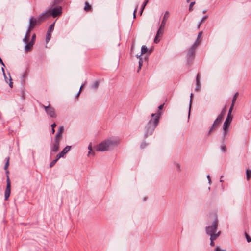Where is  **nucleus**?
Here are the masks:
<instances>
[{
    "label": "nucleus",
    "instance_id": "f257e3e1",
    "mask_svg": "<svg viewBox=\"0 0 251 251\" xmlns=\"http://www.w3.org/2000/svg\"><path fill=\"white\" fill-rule=\"evenodd\" d=\"M161 114V112H158L156 114H151L152 118L149 121L146 126V132L145 134L146 138L152 134L159 123Z\"/></svg>",
    "mask_w": 251,
    "mask_h": 251
},
{
    "label": "nucleus",
    "instance_id": "f03ea898",
    "mask_svg": "<svg viewBox=\"0 0 251 251\" xmlns=\"http://www.w3.org/2000/svg\"><path fill=\"white\" fill-rule=\"evenodd\" d=\"M119 142L117 141L111 139H107L100 143L95 147V150L98 151H108L111 147L118 145Z\"/></svg>",
    "mask_w": 251,
    "mask_h": 251
},
{
    "label": "nucleus",
    "instance_id": "7ed1b4c3",
    "mask_svg": "<svg viewBox=\"0 0 251 251\" xmlns=\"http://www.w3.org/2000/svg\"><path fill=\"white\" fill-rule=\"evenodd\" d=\"M218 220L217 216L213 222L212 225L211 226H207L205 228L206 233L207 235H209L211 237L212 235H218V236H220L221 232L220 231H218Z\"/></svg>",
    "mask_w": 251,
    "mask_h": 251
},
{
    "label": "nucleus",
    "instance_id": "20e7f679",
    "mask_svg": "<svg viewBox=\"0 0 251 251\" xmlns=\"http://www.w3.org/2000/svg\"><path fill=\"white\" fill-rule=\"evenodd\" d=\"M169 15V12L168 11H166L161 22L160 26L158 30L156 35L154 38V43H158L159 42L160 39H158V37L160 34L162 35L163 34L164 27Z\"/></svg>",
    "mask_w": 251,
    "mask_h": 251
},
{
    "label": "nucleus",
    "instance_id": "39448f33",
    "mask_svg": "<svg viewBox=\"0 0 251 251\" xmlns=\"http://www.w3.org/2000/svg\"><path fill=\"white\" fill-rule=\"evenodd\" d=\"M62 8L60 6H56L52 8H50L48 11L50 16H52L55 18L60 16L62 14Z\"/></svg>",
    "mask_w": 251,
    "mask_h": 251
},
{
    "label": "nucleus",
    "instance_id": "423d86ee",
    "mask_svg": "<svg viewBox=\"0 0 251 251\" xmlns=\"http://www.w3.org/2000/svg\"><path fill=\"white\" fill-rule=\"evenodd\" d=\"M223 119L218 116L217 118L214 121L212 126H211L208 133V135H209L212 133L214 132L216 129L218 127L219 125L221 123Z\"/></svg>",
    "mask_w": 251,
    "mask_h": 251
},
{
    "label": "nucleus",
    "instance_id": "0eeeda50",
    "mask_svg": "<svg viewBox=\"0 0 251 251\" xmlns=\"http://www.w3.org/2000/svg\"><path fill=\"white\" fill-rule=\"evenodd\" d=\"M232 120V116H229V115L227 116V117L223 125V130L224 131L225 136L226 134V133L228 132V127L231 123Z\"/></svg>",
    "mask_w": 251,
    "mask_h": 251
},
{
    "label": "nucleus",
    "instance_id": "6e6552de",
    "mask_svg": "<svg viewBox=\"0 0 251 251\" xmlns=\"http://www.w3.org/2000/svg\"><path fill=\"white\" fill-rule=\"evenodd\" d=\"M41 106L43 107L45 109L46 112L51 117L55 118L56 117V114L55 112L54 109L53 107L50 106V104H49L48 106H45V105L42 104Z\"/></svg>",
    "mask_w": 251,
    "mask_h": 251
},
{
    "label": "nucleus",
    "instance_id": "1a4fd4ad",
    "mask_svg": "<svg viewBox=\"0 0 251 251\" xmlns=\"http://www.w3.org/2000/svg\"><path fill=\"white\" fill-rule=\"evenodd\" d=\"M6 188L4 193L5 200H7L10 196L11 193V181L10 178L7 177L6 182Z\"/></svg>",
    "mask_w": 251,
    "mask_h": 251
},
{
    "label": "nucleus",
    "instance_id": "9d476101",
    "mask_svg": "<svg viewBox=\"0 0 251 251\" xmlns=\"http://www.w3.org/2000/svg\"><path fill=\"white\" fill-rule=\"evenodd\" d=\"M40 20L38 18H35L33 17H31L29 20V27H30V28L33 29L37 25H40L41 22Z\"/></svg>",
    "mask_w": 251,
    "mask_h": 251
},
{
    "label": "nucleus",
    "instance_id": "9b49d317",
    "mask_svg": "<svg viewBox=\"0 0 251 251\" xmlns=\"http://www.w3.org/2000/svg\"><path fill=\"white\" fill-rule=\"evenodd\" d=\"M60 142L54 141L51 147V153H55L59 150Z\"/></svg>",
    "mask_w": 251,
    "mask_h": 251
},
{
    "label": "nucleus",
    "instance_id": "f8f14e48",
    "mask_svg": "<svg viewBox=\"0 0 251 251\" xmlns=\"http://www.w3.org/2000/svg\"><path fill=\"white\" fill-rule=\"evenodd\" d=\"M71 149V147L69 146H67L61 152H59L58 154H57V158H60L64 156V155L67 153Z\"/></svg>",
    "mask_w": 251,
    "mask_h": 251
},
{
    "label": "nucleus",
    "instance_id": "ddd939ff",
    "mask_svg": "<svg viewBox=\"0 0 251 251\" xmlns=\"http://www.w3.org/2000/svg\"><path fill=\"white\" fill-rule=\"evenodd\" d=\"M26 44L25 46V50L26 52H30L32 50V48L33 47V45H34V43H33V42H29L27 43H25Z\"/></svg>",
    "mask_w": 251,
    "mask_h": 251
},
{
    "label": "nucleus",
    "instance_id": "4468645a",
    "mask_svg": "<svg viewBox=\"0 0 251 251\" xmlns=\"http://www.w3.org/2000/svg\"><path fill=\"white\" fill-rule=\"evenodd\" d=\"M48 11L41 13L38 17L41 23L45 21L46 19L50 17Z\"/></svg>",
    "mask_w": 251,
    "mask_h": 251
},
{
    "label": "nucleus",
    "instance_id": "2eb2a0df",
    "mask_svg": "<svg viewBox=\"0 0 251 251\" xmlns=\"http://www.w3.org/2000/svg\"><path fill=\"white\" fill-rule=\"evenodd\" d=\"M196 50L194 48H190L189 50L188 53L187 54V57L189 60L192 59L195 54Z\"/></svg>",
    "mask_w": 251,
    "mask_h": 251
},
{
    "label": "nucleus",
    "instance_id": "dca6fc26",
    "mask_svg": "<svg viewBox=\"0 0 251 251\" xmlns=\"http://www.w3.org/2000/svg\"><path fill=\"white\" fill-rule=\"evenodd\" d=\"M219 236L218 235H212L211 237L210 238V245L212 247H214L215 246L214 241L216 240Z\"/></svg>",
    "mask_w": 251,
    "mask_h": 251
},
{
    "label": "nucleus",
    "instance_id": "f3484780",
    "mask_svg": "<svg viewBox=\"0 0 251 251\" xmlns=\"http://www.w3.org/2000/svg\"><path fill=\"white\" fill-rule=\"evenodd\" d=\"M84 10L86 12L91 11L92 10V8L91 5H90L89 4V3L87 1H86L85 2V6H84Z\"/></svg>",
    "mask_w": 251,
    "mask_h": 251
},
{
    "label": "nucleus",
    "instance_id": "a211bd4d",
    "mask_svg": "<svg viewBox=\"0 0 251 251\" xmlns=\"http://www.w3.org/2000/svg\"><path fill=\"white\" fill-rule=\"evenodd\" d=\"M62 138V134L57 132L55 135L54 140L58 142H60Z\"/></svg>",
    "mask_w": 251,
    "mask_h": 251
},
{
    "label": "nucleus",
    "instance_id": "6ab92c4d",
    "mask_svg": "<svg viewBox=\"0 0 251 251\" xmlns=\"http://www.w3.org/2000/svg\"><path fill=\"white\" fill-rule=\"evenodd\" d=\"M148 51V49L145 45H143L141 48V56L143 54L146 53Z\"/></svg>",
    "mask_w": 251,
    "mask_h": 251
},
{
    "label": "nucleus",
    "instance_id": "aec40b11",
    "mask_svg": "<svg viewBox=\"0 0 251 251\" xmlns=\"http://www.w3.org/2000/svg\"><path fill=\"white\" fill-rule=\"evenodd\" d=\"M246 177L247 180L249 181L251 178V170L249 169L246 170Z\"/></svg>",
    "mask_w": 251,
    "mask_h": 251
},
{
    "label": "nucleus",
    "instance_id": "412c9836",
    "mask_svg": "<svg viewBox=\"0 0 251 251\" xmlns=\"http://www.w3.org/2000/svg\"><path fill=\"white\" fill-rule=\"evenodd\" d=\"M148 1H149V0H145V1L144 2V3L142 6L141 9V11H140V15H141L142 14L143 10L145 7V6H146L147 4L148 3Z\"/></svg>",
    "mask_w": 251,
    "mask_h": 251
},
{
    "label": "nucleus",
    "instance_id": "4be33fe9",
    "mask_svg": "<svg viewBox=\"0 0 251 251\" xmlns=\"http://www.w3.org/2000/svg\"><path fill=\"white\" fill-rule=\"evenodd\" d=\"M239 96V93L238 92H236L233 97V99H232V103L231 104H235V103L236 102V100H237V98H238Z\"/></svg>",
    "mask_w": 251,
    "mask_h": 251
},
{
    "label": "nucleus",
    "instance_id": "5701e85b",
    "mask_svg": "<svg viewBox=\"0 0 251 251\" xmlns=\"http://www.w3.org/2000/svg\"><path fill=\"white\" fill-rule=\"evenodd\" d=\"M226 113V108H224L222 109L221 111L220 114L218 115L219 117L221 118L222 119H223L224 116H225V114Z\"/></svg>",
    "mask_w": 251,
    "mask_h": 251
},
{
    "label": "nucleus",
    "instance_id": "b1692460",
    "mask_svg": "<svg viewBox=\"0 0 251 251\" xmlns=\"http://www.w3.org/2000/svg\"><path fill=\"white\" fill-rule=\"evenodd\" d=\"M99 81H96L94 84L92 85V88L94 89H97L99 86Z\"/></svg>",
    "mask_w": 251,
    "mask_h": 251
},
{
    "label": "nucleus",
    "instance_id": "393cba45",
    "mask_svg": "<svg viewBox=\"0 0 251 251\" xmlns=\"http://www.w3.org/2000/svg\"><path fill=\"white\" fill-rule=\"evenodd\" d=\"M59 159V158H57V156H56V159H54V160H52V161L50 162V168L52 167H53V166L55 164V163L57 162V161H58V160Z\"/></svg>",
    "mask_w": 251,
    "mask_h": 251
},
{
    "label": "nucleus",
    "instance_id": "a878e982",
    "mask_svg": "<svg viewBox=\"0 0 251 251\" xmlns=\"http://www.w3.org/2000/svg\"><path fill=\"white\" fill-rule=\"evenodd\" d=\"M51 38V33L47 32L46 37V43H48Z\"/></svg>",
    "mask_w": 251,
    "mask_h": 251
},
{
    "label": "nucleus",
    "instance_id": "bb28decb",
    "mask_svg": "<svg viewBox=\"0 0 251 251\" xmlns=\"http://www.w3.org/2000/svg\"><path fill=\"white\" fill-rule=\"evenodd\" d=\"M137 57L139 59V69H140L141 66H142V58H141V55H136Z\"/></svg>",
    "mask_w": 251,
    "mask_h": 251
},
{
    "label": "nucleus",
    "instance_id": "cd10ccee",
    "mask_svg": "<svg viewBox=\"0 0 251 251\" xmlns=\"http://www.w3.org/2000/svg\"><path fill=\"white\" fill-rule=\"evenodd\" d=\"M54 23L52 24L49 27L48 32L51 33L54 30Z\"/></svg>",
    "mask_w": 251,
    "mask_h": 251
},
{
    "label": "nucleus",
    "instance_id": "c85d7f7f",
    "mask_svg": "<svg viewBox=\"0 0 251 251\" xmlns=\"http://www.w3.org/2000/svg\"><path fill=\"white\" fill-rule=\"evenodd\" d=\"M200 43V41L199 40H197V41L194 43V44L192 46L191 48H194V49L196 50L198 46L199 45Z\"/></svg>",
    "mask_w": 251,
    "mask_h": 251
},
{
    "label": "nucleus",
    "instance_id": "c756f323",
    "mask_svg": "<svg viewBox=\"0 0 251 251\" xmlns=\"http://www.w3.org/2000/svg\"><path fill=\"white\" fill-rule=\"evenodd\" d=\"M234 106V104H231L230 107L229 109L227 115H229V116H232L231 113H232V110L233 109Z\"/></svg>",
    "mask_w": 251,
    "mask_h": 251
},
{
    "label": "nucleus",
    "instance_id": "7c9ffc66",
    "mask_svg": "<svg viewBox=\"0 0 251 251\" xmlns=\"http://www.w3.org/2000/svg\"><path fill=\"white\" fill-rule=\"evenodd\" d=\"M64 131V126H60L58 128V130L57 132H58L61 134H63V132Z\"/></svg>",
    "mask_w": 251,
    "mask_h": 251
},
{
    "label": "nucleus",
    "instance_id": "2f4dec72",
    "mask_svg": "<svg viewBox=\"0 0 251 251\" xmlns=\"http://www.w3.org/2000/svg\"><path fill=\"white\" fill-rule=\"evenodd\" d=\"M29 37H30L28 36L25 35L24 38V39H23V42L25 43L29 42Z\"/></svg>",
    "mask_w": 251,
    "mask_h": 251
},
{
    "label": "nucleus",
    "instance_id": "473e14b6",
    "mask_svg": "<svg viewBox=\"0 0 251 251\" xmlns=\"http://www.w3.org/2000/svg\"><path fill=\"white\" fill-rule=\"evenodd\" d=\"M32 29H33L32 28H30V27H28L25 35H27V36H28L30 37V33Z\"/></svg>",
    "mask_w": 251,
    "mask_h": 251
},
{
    "label": "nucleus",
    "instance_id": "72a5a7b5",
    "mask_svg": "<svg viewBox=\"0 0 251 251\" xmlns=\"http://www.w3.org/2000/svg\"><path fill=\"white\" fill-rule=\"evenodd\" d=\"M221 149L223 152H225L226 151V146L225 144H222L221 146Z\"/></svg>",
    "mask_w": 251,
    "mask_h": 251
},
{
    "label": "nucleus",
    "instance_id": "f704fd0d",
    "mask_svg": "<svg viewBox=\"0 0 251 251\" xmlns=\"http://www.w3.org/2000/svg\"><path fill=\"white\" fill-rule=\"evenodd\" d=\"M195 4V2H191L189 5V11H192L193 10V6L194 5V4Z\"/></svg>",
    "mask_w": 251,
    "mask_h": 251
},
{
    "label": "nucleus",
    "instance_id": "c9c22d12",
    "mask_svg": "<svg viewBox=\"0 0 251 251\" xmlns=\"http://www.w3.org/2000/svg\"><path fill=\"white\" fill-rule=\"evenodd\" d=\"M196 85H197V86L195 88V91H199L200 90V89H201V83H200V82H199V83H196Z\"/></svg>",
    "mask_w": 251,
    "mask_h": 251
},
{
    "label": "nucleus",
    "instance_id": "e433bc0d",
    "mask_svg": "<svg viewBox=\"0 0 251 251\" xmlns=\"http://www.w3.org/2000/svg\"><path fill=\"white\" fill-rule=\"evenodd\" d=\"M9 157H8L7 158V162H6V163H5V164L4 165V169L5 170H7L8 167V166H9Z\"/></svg>",
    "mask_w": 251,
    "mask_h": 251
},
{
    "label": "nucleus",
    "instance_id": "4c0bfd02",
    "mask_svg": "<svg viewBox=\"0 0 251 251\" xmlns=\"http://www.w3.org/2000/svg\"><path fill=\"white\" fill-rule=\"evenodd\" d=\"M245 236H246L247 242H249V243L251 242V238L249 236V235L247 233H245Z\"/></svg>",
    "mask_w": 251,
    "mask_h": 251
},
{
    "label": "nucleus",
    "instance_id": "58836bf2",
    "mask_svg": "<svg viewBox=\"0 0 251 251\" xmlns=\"http://www.w3.org/2000/svg\"><path fill=\"white\" fill-rule=\"evenodd\" d=\"M35 40H36V34L34 33L32 35V38H31V40L30 41L33 42V43L35 44Z\"/></svg>",
    "mask_w": 251,
    "mask_h": 251
},
{
    "label": "nucleus",
    "instance_id": "ea45409f",
    "mask_svg": "<svg viewBox=\"0 0 251 251\" xmlns=\"http://www.w3.org/2000/svg\"><path fill=\"white\" fill-rule=\"evenodd\" d=\"M200 82V74L198 73L196 77V83H199Z\"/></svg>",
    "mask_w": 251,
    "mask_h": 251
},
{
    "label": "nucleus",
    "instance_id": "a19ab883",
    "mask_svg": "<svg viewBox=\"0 0 251 251\" xmlns=\"http://www.w3.org/2000/svg\"><path fill=\"white\" fill-rule=\"evenodd\" d=\"M214 251H226L224 250H222L219 247H217L214 250Z\"/></svg>",
    "mask_w": 251,
    "mask_h": 251
},
{
    "label": "nucleus",
    "instance_id": "79ce46f5",
    "mask_svg": "<svg viewBox=\"0 0 251 251\" xmlns=\"http://www.w3.org/2000/svg\"><path fill=\"white\" fill-rule=\"evenodd\" d=\"M207 18H208V16H204V17L202 18V19H201V23H203L205 20H206L207 19Z\"/></svg>",
    "mask_w": 251,
    "mask_h": 251
},
{
    "label": "nucleus",
    "instance_id": "37998d69",
    "mask_svg": "<svg viewBox=\"0 0 251 251\" xmlns=\"http://www.w3.org/2000/svg\"><path fill=\"white\" fill-rule=\"evenodd\" d=\"M83 86H84V85H82L81 86L80 88V90H79V91L78 93H77V96H76V97H78L79 95H80V92H81V90H82V88H83Z\"/></svg>",
    "mask_w": 251,
    "mask_h": 251
},
{
    "label": "nucleus",
    "instance_id": "c03bdc74",
    "mask_svg": "<svg viewBox=\"0 0 251 251\" xmlns=\"http://www.w3.org/2000/svg\"><path fill=\"white\" fill-rule=\"evenodd\" d=\"M202 31L198 33V37H197V40H199V38H201V35H202Z\"/></svg>",
    "mask_w": 251,
    "mask_h": 251
},
{
    "label": "nucleus",
    "instance_id": "a18cd8bd",
    "mask_svg": "<svg viewBox=\"0 0 251 251\" xmlns=\"http://www.w3.org/2000/svg\"><path fill=\"white\" fill-rule=\"evenodd\" d=\"M6 170V181L7 180V177H9V171L8 170Z\"/></svg>",
    "mask_w": 251,
    "mask_h": 251
},
{
    "label": "nucleus",
    "instance_id": "49530a36",
    "mask_svg": "<svg viewBox=\"0 0 251 251\" xmlns=\"http://www.w3.org/2000/svg\"><path fill=\"white\" fill-rule=\"evenodd\" d=\"M146 145H146V143H142V144L141 145V147L142 148H143H143H144L146 146Z\"/></svg>",
    "mask_w": 251,
    "mask_h": 251
},
{
    "label": "nucleus",
    "instance_id": "de8ad7c7",
    "mask_svg": "<svg viewBox=\"0 0 251 251\" xmlns=\"http://www.w3.org/2000/svg\"><path fill=\"white\" fill-rule=\"evenodd\" d=\"M137 8H136L134 11V13H133V16H134V18L136 17V13L137 12Z\"/></svg>",
    "mask_w": 251,
    "mask_h": 251
},
{
    "label": "nucleus",
    "instance_id": "09e8293b",
    "mask_svg": "<svg viewBox=\"0 0 251 251\" xmlns=\"http://www.w3.org/2000/svg\"><path fill=\"white\" fill-rule=\"evenodd\" d=\"M56 126V125L55 123H53L52 124H51V128H54Z\"/></svg>",
    "mask_w": 251,
    "mask_h": 251
},
{
    "label": "nucleus",
    "instance_id": "8fccbe9b",
    "mask_svg": "<svg viewBox=\"0 0 251 251\" xmlns=\"http://www.w3.org/2000/svg\"><path fill=\"white\" fill-rule=\"evenodd\" d=\"M0 63L3 66H5V65L2 61V60L1 59V58L0 57Z\"/></svg>",
    "mask_w": 251,
    "mask_h": 251
},
{
    "label": "nucleus",
    "instance_id": "3c124183",
    "mask_svg": "<svg viewBox=\"0 0 251 251\" xmlns=\"http://www.w3.org/2000/svg\"><path fill=\"white\" fill-rule=\"evenodd\" d=\"M88 149L90 150V151L88 152V155L90 154V151H92V146L90 145L88 147Z\"/></svg>",
    "mask_w": 251,
    "mask_h": 251
},
{
    "label": "nucleus",
    "instance_id": "603ef678",
    "mask_svg": "<svg viewBox=\"0 0 251 251\" xmlns=\"http://www.w3.org/2000/svg\"><path fill=\"white\" fill-rule=\"evenodd\" d=\"M164 105V104H163L160 105L158 107V109H159V110H161V109H163V108Z\"/></svg>",
    "mask_w": 251,
    "mask_h": 251
},
{
    "label": "nucleus",
    "instance_id": "864d4df0",
    "mask_svg": "<svg viewBox=\"0 0 251 251\" xmlns=\"http://www.w3.org/2000/svg\"><path fill=\"white\" fill-rule=\"evenodd\" d=\"M191 100H190V107H191V100H192V98L193 97V94L191 93Z\"/></svg>",
    "mask_w": 251,
    "mask_h": 251
},
{
    "label": "nucleus",
    "instance_id": "5fc2aeb1",
    "mask_svg": "<svg viewBox=\"0 0 251 251\" xmlns=\"http://www.w3.org/2000/svg\"><path fill=\"white\" fill-rule=\"evenodd\" d=\"M207 177V178H208V180H209V182H210V181H211V179H210V176H209V175H208Z\"/></svg>",
    "mask_w": 251,
    "mask_h": 251
},
{
    "label": "nucleus",
    "instance_id": "6e6d98bb",
    "mask_svg": "<svg viewBox=\"0 0 251 251\" xmlns=\"http://www.w3.org/2000/svg\"><path fill=\"white\" fill-rule=\"evenodd\" d=\"M202 24V23H201V22H200L199 24V25H198V28L199 29L200 26H201V24Z\"/></svg>",
    "mask_w": 251,
    "mask_h": 251
},
{
    "label": "nucleus",
    "instance_id": "4d7b16f0",
    "mask_svg": "<svg viewBox=\"0 0 251 251\" xmlns=\"http://www.w3.org/2000/svg\"><path fill=\"white\" fill-rule=\"evenodd\" d=\"M54 132H55V129H54V128H51V133H52V134H54Z\"/></svg>",
    "mask_w": 251,
    "mask_h": 251
},
{
    "label": "nucleus",
    "instance_id": "13d9d810",
    "mask_svg": "<svg viewBox=\"0 0 251 251\" xmlns=\"http://www.w3.org/2000/svg\"><path fill=\"white\" fill-rule=\"evenodd\" d=\"M9 86L11 87V88H12L13 87V83L12 82H10V83H9Z\"/></svg>",
    "mask_w": 251,
    "mask_h": 251
},
{
    "label": "nucleus",
    "instance_id": "bf43d9fd",
    "mask_svg": "<svg viewBox=\"0 0 251 251\" xmlns=\"http://www.w3.org/2000/svg\"><path fill=\"white\" fill-rule=\"evenodd\" d=\"M59 0H54V4H56Z\"/></svg>",
    "mask_w": 251,
    "mask_h": 251
},
{
    "label": "nucleus",
    "instance_id": "052dcab7",
    "mask_svg": "<svg viewBox=\"0 0 251 251\" xmlns=\"http://www.w3.org/2000/svg\"><path fill=\"white\" fill-rule=\"evenodd\" d=\"M177 167L178 169H179L180 165L179 164H177Z\"/></svg>",
    "mask_w": 251,
    "mask_h": 251
},
{
    "label": "nucleus",
    "instance_id": "680f3d73",
    "mask_svg": "<svg viewBox=\"0 0 251 251\" xmlns=\"http://www.w3.org/2000/svg\"><path fill=\"white\" fill-rule=\"evenodd\" d=\"M2 70L3 72V74L5 75L4 69V68L3 67L2 68Z\"/></svg>",
    "mask_w": 251,
    "mask_h": 251
},
{
    "label": "nucleus",
    "instance_id": "e2e57ef3",
    "mask_svg": "<svg viewBox=\"0 0 251 251\" xmlns=\"http://www.w3.org/2000/svg\"><path fill=\"white\" fill-rule=\"evenodd\" d=\"M190 0H186L187 2H188H188H189Z\"/></svg>",
    "mask_w": 251,
    "mask_h": 251
},
{
    "label": "nucleus",
    "instance_id": "0e129e2a",
    "mask_svg": "<svg viewBox=\"0 0 251 251\" xmlns=\"http://www.w3.org/2000/svg\"><path fill=\"white\" fill-rule=\"evenodd\" d=\"M206 12V10H205V11H203V13H205Z\"/></svg>",
    "mask_w": 251,
    "mask_h": 251
}]
</instances>
